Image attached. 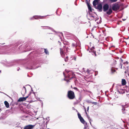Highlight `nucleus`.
<instances>
[{"instance_id": "nucleus-4", "label": "nucleus", "mask_w": 129, "mask_h": 129, "mask_svg": "<svg viewBox=\"0 0 129 129\" xmlns=\"http://www.w3.org/2000/svg\"><path fill=\"white\" fill-rule=\"evenodd\" d=\"M100 1L99 0H94L93 2V5L95 7H96V5H97L100 3Z\"/></svg>"}, {"instance_id": "nucleus-30", "label": "nucleus", "mask_w": 129, "mask_h": 129, "mask_svg": "<svg viewBox=\"0 0 129 129\" xmlns=\"http://www.w3.org/2000/svg\"><path fill=\"white\" fill-rule=\"evenodd\" d=\"M63 74H64V73H63Z\"/></svg>"}, {"instance_id": "nucleus-12", "label": "nucleus", "mask_w": 129, "mask_h": 129, "mask_svg": "<svg viewBox=\"0 0 129 129\" xmlns=\"http://www.w3.org/2000/svg\"><path fill=\"white\" fill-rule=\"evenodd\" d=\"M4 104L6 106L7 108H8L9 107V104L8 102L7 101H5L4 102Z\"/></svg>"}, {"instance_id": "nucleus-18", "label": "nucleus", "mask_w": 129, "mask_h": 129, "mask_svg": "<svg viewBox=\"0 0 129 129\" xmlns=\"http://www.w3.org/2000/svg\"><path fill=\"white\" fill-rule=\"evenodd\" d=\"M44 51H45V53L46 54H48V53H49L48 52V51L46 49H45Z\"/></svg>"}, {"instance_id": "nucleus-10", "label": "nucleus", "mask_w": 129, "mask_h": 129, "mask_svg": "<svg viewBox=\"0 0 129 129\" xmlns=\"http://www.w3.org/2000/svg\"><path fill=\"white\" fill-rule=\"evenodd\" d=\"M112 12V9L110 8L108 11L107 12V14L108 15H110Z\"/></svg>"}, {"instance_id": "nucleus-3", "label": "nucleus", "mask_w": 129, "mask_h": 129, "mask_svg": "<svg viewBox=\"0 0 129 129\" xmlns=\"http://www.w3.org/2000/svg\"><path fill=\"white\" fill-rule=\"evenodd\" d=\"M96 7V8L99 9V10L101 11L102 7V3L100 2Z\"/></svg>"}, {"instance_id": "nucleus-21", "label": "nucleus", "mask_w": 129, "mask_h": 129, "mask_svg": "<svg viewBox=\"0 0 129 129\" xmlns=\"http://www.w3.org/2000/svg\"><path fill=\"white\" fill-rule=\"evenodd\" d=\"M28 96H26V97H24L25 98V100H26V99L28 98Z\"/></svg>"}, {"instance_id": "nucleus-27", "label": "nucleus", "mask_w": 129, "mask_h": 129, "mask_svg": "<svg viewBox=\"0 0 129 129\" xmlns=\"http://www.w3.org/2000/svg\"><path fill=\"white\" fill-rule=\"evenodd\" d=\"M89 107H88L87 108V110H89Z\"/></svg>"}, {"instance_id": "nucleus-31", "label": "nucleus", "mask_w": 129, "mask_h": 129, "mask_svg": "<svg viewBox=\"0 0 129 129\" xmlns=\"http://www.w3.org/2000/svg\"><path fill=\"white\" fill-rule=\"evenodd\" d=\"M87 128H85V129H87Z\"/></svg>"}, {"instance_id": "nucleus-26", "label": "nucleus", "mask_w": 129, "mask_h": 129, "mask_svg": "<svg viewBox=\"0 0 129 129\" xmlns=\"http://www.w3.org/2000/svg\"><path fill=\"white\" fill-rule=\"evenodd\" d=\"M123 21H124L125 20V19H122Z\"/></svg>"}, {"instance_id": "nucleus-29", "label": "nucleus", "mask_w": 129, "mask_h": 129, "mask_svg": "<svg viewBox=\"0 0 129 129\" xmlns=\"http://www.w3.org/2000/svg\"><path fill=\"white\" fill-rule=\"evenodd\" d=\"M20 129H22V128L21 127L20 128Z\"/></svg>"}, {"instance_id": "nucleus-22", "label": "nucleus", "mask_w": 129, "mask_h": 129, "mask_svg": "<svg viewBox=\"0 0 129 129\" xmlns=\"http://www.w3.org/2000/svg\"><path fill=\"white\" fill-rule=\"evenodd\" d=\"M90 17H92L93 18H94V16H93L91 15H90Z\"/></svg>"}, {"instance_id": "nucleus-33", "label": "nucleus", "mask_w": 129, "mask_h": 129, "mask_svg": "<svg viewBox=\"0 0 129 129\" xmlns=\"http://www.w3.org/2000/svg\"><path fill=\"white\" fill-rule=\"evenodd\" d=\"M66 81H67V82H68V81L67 80H66Z\"/></svg>"}, {"instance_id": "nucleus-34", "label": "nucleus", "mask_w": 129, "mask_h": 129, "mask_svg": "<svg viewBox=\"0 0 129 129\" xmlns=\"http://www.w3.org/2000/svg\"><path fill=\"white\" fill-rule=\"evenodd\" d=\"M1 111V109H0V112Z\"/></svg>"}, {"instance_id": "nucleus-14", "label": "nucleus", "mask_w": 129, "mask_h": 129, "mask_svg": "<svg viewBox=\"0 0 129 129\" xmlns=\"http://www.w3.org/2000/svg\"><path fill=\"white\" fill-rule=\"evenodd\" d=\"M126 70V71L125 72V73H127L128 75H129V68H128V67H127Z\"/></svg>"}, {"instance_id": "nucleus-7", "label": "nucleus", "mask_w": 129, "mask_h": 129, "mask_svg": "<svg viewBox=\"0 0 129 129\" xmlns=\"http://www.w3.org/2000/svg\"><path fill=\"white\" fill-rule=\"evenodd\" d=\"M87 6L89 10V13H90V12H92L93 10V9H92L91 7L88 3L87 4Z\"/></svg>"}, {"instance_id": "nucleus-25", "label": "nucleus", "mask_w": 129, "mask_h": 129, "mask_svg": "<svg viewBox=\"0 0 129 129\" xmlns=\"http://www.w3.org/2000/svg\"><path fill=\"white\" fill-rule=\"evenodd\" d=\"M65 61L66 62V61H67V59H65Z\"/></svg>"}, {"instance_id": "nucleus-20", "label": "nucleus", "mask_w": 129, "mask_h": 129, "mask_svg": "<svg viewBox=\"0 0 129 129\" xmlns=\"http://www.w3.org/2000/svg\"><path fill=\"white\" fill-rule=\"evenodd\" d=\"M92 103V104H93L95 105H96L97 104V103L95 102H93Z\"/></svg>"}, {"instance_id": "nucleus-6", "label": "nucleus", "mask_w": 129, "mask_h": 129, "mask_svg": "<svg viewBox=\"0 0 129 129\" xmlns=\"http://www.w3.org/2000/svg\"><path fill=\"white\" fill-rule=\"evenodd\" d=\"M35 125H29L26 126L24 129H32L34 127Z\"/></svg>"}, {"instance_id": "nucleus-9", "label": "nucleus", "mask_w": 129, "mask_h": 129, "mask_svg": "<svg viewBox=\"0 0 129 129\" xmlns=\"http://www.w3.org/2000/svg\"><path fill=\"white\" fill-rule=\"evenodd\" d=\"M94 47H93L91 48L90 49V50L91 51H89L90 52H91L93 53V55L94 54L95 55H96V52L94 51L93 50L94 49Z\"/></svg>"}, {"instance_id": "nucleus-17", "label": "nucleus", "mask_w": 129, "mask_h": 129, "mask_svg": "<svg viewBox=\"0 0 129 129\" xmlns=\"http://www.w3.org/2000/svg\"><path fill=\"white\" fill-rule=\"evenodd\" d=\"M115 71V70L114 68H112L111 69V73H113Z\"/></svg>"}, {"instance_id": "nucleus-15", "label": "nucleus", "mask_w": 129, "mask_h": 129, "mask_svg": "<svg viewBox=\"0 0 129 129\" xmlns=\"http://www.w3.org/2000/svg\"><path fill=\"white\" fill-rule=\"evenodd\" d=\"M60 54L62 57H64L65 54L63 52L61 51V49H60Z\"/></svg>"}, {"instance_id": "nucleus-13", "label": "nucleus", "mask_w": 129, "mask_h": 129, "mask_svg": "<svg viewBox=\"0 0 129 129\" xmlns=\"http://www.w3.org/2000/svg\"><path fill=\"white\" fill-rule=\"evenodd\" d=\"M79 119L80 120V121L83 124L85 123V122L82 117L81 118H80Z\"/></svg>"}, {"instance_id": "nucleus-11", "label": "nucleus", "mask_w": 129, "mask_h": 129, "mask_svg": "<svg viewBox=\"0 0 129 129\" xmlns=\"http://www.w3.org/2000/svg\"><path fill=\"white\" fill-rule=\"evenodd\" d=\"M126 83L125 80L124 79H122V84L123 85H125Z\"/></svg>"}, {"instance_id": "nucleus-28", "label": "nucleus", "mask_w": 129, "mask_h": 129, "mask_svg": "<svg viewBox=\"0 0 129 129\" xmlns=\"http://www.w3.org/2000/svg\"><path fill=\"white\" fill-rule=\"evenodd\" d=\"M74 59L75 60H76V58H75Z\"/></svg>"}, {"instance_id": "nucleus-24", "label": "nucleus", "mask_w": 129, "mask_h": 129, "mask_svg": "<svg viewBox=\"0 0 129 129\" xmlns=\"http://www.w3.org/2000/svg\"><path fill=\"white\" fill-rule=\"evenodd\" d=\"M128 63L127 62H125L124 63V64H127Z\"/></svg>"}, {"instance_id": "nucleus-23", "label": "nucleus", "mask_w": 129, "mask_h": 129, "mask_svg": "<svg viewBox=\"0 0 129 129\" xmlns=\"http://www.w3.org/2000/svg\"><path fill=\"white\" fill-rule=\"evenodd\" d=\"M87 72L88 73H89L90 72V71H89L88 70H87Z\"/></svg>"}, {"instance_id": "nucleus-1", "label": "nucleus", "mask_w": 129, "mask_h": 129, "mask_svg": "<svg viewBox=\"0 0 129 129\" xmlns=\"http://www.w3.org/2000/svg\"><path fill=\"white\" fill-rule=\"evenodd\" d=\"M121 5H122L119 3H116L112 5V8L114 11H117L120 9Z\"/></svg>"}, {"instance_id": "nucleus-19", "label": "nucleus", "mask_w": 129, "mask_h": 129, "mask_svg": "<svg viewBox=\"0 0 129 129\" xmlns=\"http://www.w3.org/2000/svg\"><path fill=\"white\" fill-rule=\"evenodd\" d=\"M78 118H79V119H80V118H81V117H82L81 116V115L80 114L78 113Z\"/></svg>"}, {"instance_id": "nucleus-32", "label": "nucleus", "mask_w": 129, "mask_h": 129, "mask_svg": "<svg viewBox=\"0 0 129 129\" xmlns=\"http://www.w3.org/2000/svg\"><path fill=\"white\" fill-rule=\"evenodd\" d=\"M68 56H67V57H66V58H68Z\"/></svg>"}, {"instance_id": "nucleus-2", "label": "nucleus", "mask_w": 129, "mask_h": 129, "mask_svg": "<svg viewBox=\"0 0 129 129\" xmlns=\"http://www.w3.org/2000/svg\"><path fill=\"white\" fill-rule=\"evenodd\" d=\"M68 96L70 99H73L75 96L74 92L71 91H69L68 92Z\"/></svg>"}, {"instance_id": "nucleus-8", "label": "nucleus", "mask_w": 129, "mask_h": 129, "mask_svg": "<svg viewBox=\"0 0 129 129\" xmlns=\"http://www.w3.org/2000/svg\"><path fill=\"white\" fill-rule=\"evenodd\" d=\"M25 101V99L24 97H21L20 98L18 101V102L24 101Z\"/></svg>"}, {"instance_id": "nucleus-16", "label": "nucleus", "mask_w": 129, "mask_h": 129, "mask_svg": "<svg viewBox=\"0 0 129 129\" xmlns=\"http://www.w3.org/2000/svg\"><path fill=\"white\" fill-rule=\"evenodd\" d=\"M33 18H35V19H37L38 18H41V17H40V16H34L33 17Z\"/></svg>"}, {"instance_id": "nucleus-5", "label": "nucleus", "mask_w": 129, "mask_h": 129, "mask_svg": "<svg viewBox=\"0 0 129 129\" xmlns=\"http://www.w3.org/2000/svg\"><path fill=\"white\" fill-rule=\"evenodd\" d=\"M109 7V5L107 4H105L103 6V11L104 12L107 11Z\"/></svg>"}]
</instances>
